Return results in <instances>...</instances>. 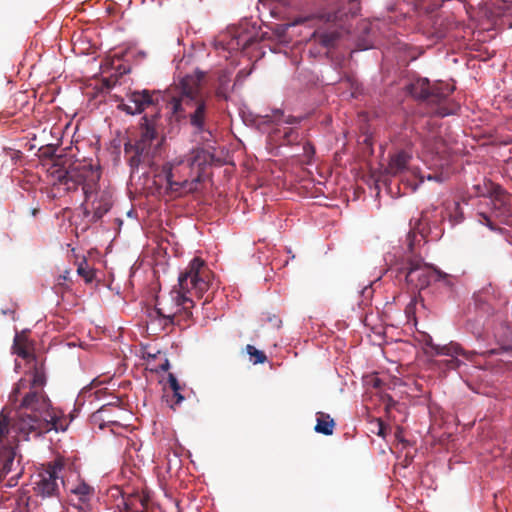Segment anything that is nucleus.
Returning <instances> with one entry per match:
<instances>
[{
    "label": "nucleus",
    "mask_w": 512,
    "mask_h": 512,
    "mask_svg": "<svg viewBox=\"0 0 512 512\" xmlns=\"http://www.w3.org/2000/svg\"><path fill=\"white\" fill-rule=\"evenodd\" d=\"M283 121H284V123H286V124H291V125H292V124H298V123H300L301 118H299V117H295V116H292V115H289V116H287Z\"/></svg>",
    "instance_id": "35"
},
{
    "label": "nucleus",
    "mask_w": 512,
    "mask_h": 512,
    "mask_svg": "<svg viewBox=\"0 0 512 512\" xmlns=\"http://www.w3.org/2000/svg\"><path fill=\"white\" fill-rule=\"evenodd\" d=\"M501 186L488 179H483L481 183L472 187L473 194L477 197H485L491 200L500 190Z\"/></svg>",
    "instance_id": "19"
},
{
    "label": "nucleus",
    "mask_w": 512,
    "mask_h": 512,
    "mask_svg": "<svg viewBox=\"0 0 512 512\" xmlns=\"http://www.w3.org/2000/svg\"><path fill=\"white\" fill-rule=\"evenodd\" d=\"M434 281L442 282L445 286L452 288L455 284V277L450 274H447L437 268H434Z\"/></svg>",
    "instance_id": "24"
},
{
    "label": "nucleus",
    "mask_w": 512,
    "mask_h": 512,
    "mask_svg": "<svg viewBox=\"0 0 512 512\" xmlns=\"http://www.w3.org/2000/svg\"><path fill=\"white\" fill-rule=\"evenodd\" d=\"M252 42V38L251 37H247L245 39H243L241 36H238L237 39H236V45H237V49H246Z\"/></svg>",
    "instance_id": "32"
},
{
    "label": "nucleus",
    "mask_w": 512,
    "mask_h": 512,
    "mask_svg": "<svg viewBox=\"0 0 512 512\" xmlns=\"http://www.w3.org/2000/svg\"><path fill=\"white\" fill-rule=\"evenodd\" d=\"M205 73L196 70L168 90V106L176 121L187 119L196 134L211 136L207 99L203 96Z\"/></svg>",
    "instance_id": "2"
},
{
    "label": "nucleus",
    "mask_w": 512,
    "mask_h": 512,
    "mask_svg": "<svg viewBox=\"0 0 512 512\" xmlns=\"http://www.w3.org/2000/svg\"><path fill=\"white\" fill-rule=\"evenodd\" d=\"M162 326H163V321H157V328H158L159 330H158L157 332H151V333H152V334H155V335H157V334H159V333H161V332H166V333H168V332H170V331L172 330V327H173V326H167V327H165V328H164V327H162Z\"/></svg>",
    "instance_id": "34"
},
{
    "label": "nucleus",
    "mask_w": 512,
    "mask_h": 512,
    "mask_svg": "<svg viewBox=\"0 0 512 512\" xmlns=\"http://www.w3.org/2000/svg\"><path fill=\"white\" fill-rule=\"evenodd\" d=\"M245 349L253 364H263L267 361L265 353L256 349L253 345L248 344Z\"/></svg>",
    "instance_id": "23"
},
{
    "label": "nucleus",
    "mask_w": 512,
    "mask_h": 512,
    "mask_svg": "<svg viewBox=\"0 0 512 512\" xmlns=\"http://www.w3.org/2000/svg\"><path fill=\"white\" fill-rule=\"evenodd\" d=\"M498 352L499 351L497 349H491V350H487V351L483 352L482 355L491 356V355L498 354Z\"/></svg>",
    "instance_id": "37"
},
{
    "label": "nucleus",
    "mask_w": 512,
    "mask_h": 512,
    "mask_svg": "<svg viewBox=\"0 0 512 512\" xmlns=\"http://www.w3.org/2000/svg\"><path fill=\"white\" fill-rule=\"evenodd\" d=\"M158 96L156 91H133L128 95V103H121L119 108L131 115L142 113L157 104Z\"/></svg>",
    "instance_id": "14"
},
{
    "label": "nucleus",
    "mask_w": 512,
    "mask_h": 512,
    "mask_svg": "<svg viewBox=\"0 0 512 512\" xmlns=\"http://www.w3.org/2000/svg\"><path fill=\"white\" fill-rule=\"evenodd\" d=\"M315 154V148L310 142H305L303 145V155L306 157V163L310 164L313 156Z\"/></svg>",
    "instance_id": "29"
},
{
    "label": "nucleus",
    "mask_w": 512,
    "mask_h": 512,
    "mask_svg": "<svg viewBox=\"0 0 512 512\" xmlns=\"http://www.w3.org/2000/svg\"><path fill=\"white\" fill-rule=\"evenodd\" d=\"M168 368H169V361L166 359V360H165V362H164V364H162V365H161V369H162L163 371H167V370H168Z\"/></svg>",
    "instance_id": "40"
},
{
    "label": "nucleus",
    "mask_w": 512,
    "mask_h": 512,
    "mask_svg": "<svg viewBox=\"0 0 512 512\" xmlns=\"http://www.w3.org/2000/svg\"><path fill=\"white\" fill-rule=\"evenodd\" d=\"M216 96H217L218 98H224V99H226V95H225V93H224L221 89H217V91H216Z\"/></svg>",
    "instance_id": "39"
},
{
    "label": "nucleus",
    "mask_w": 512,
    "mask_h": 512,
    "mask_svg": "<svg viewBox=\"0 0 512 512\" xmlns=\"http://www.w3.org/2000/svg\"><path fill=\"white\" fill-rule=\"evenodd\" d=\"M412 160V154L408 150L398 149L389 155V163L386 172L389 175L396 176L408 170L409 163Z\"/></svg>",
    "instance_id": "15"
},
{
    "label": "nucleus",
    "mask_w": 512,
    "mask_h": 512,
    "mask_svg": "<svg viewBox=\"0 0 512 512\" xmlns=\"http://www.w3.org/2000/svg\"><path fill=\"white\" fill-rule=\"evenodd\" d=\"M71 492L78 498V501L81 504H85L91 500L95 491L90 485L80 482L71 490Z\"/></svg>",
    "instance_id": "21"
},
{
    "label": "nucleus",
    "mask_w": 512,
    "mask_h": 512,
    "mask_svg": "<svg viewBox=\"0 0 512 512\" xmlns=\"http://www.w3.org/2000/svg\"><path fill=\"white\" fill-rule=\"evenodd\" d=\"M279 132H280V129H276V130L274 131V133H275V134H276V133H279Z\"/></svg>",
    "instance_id": "46"
},
{
    "label": "nucleus",
    "mask_w": 512,
    "mask_h": 512,
    "mask_svg": "<svg viewBox=\"0 0 512 512\" xmlns=\"http://www.w3.org/2000/svg\"><path fill=\"white\" fill-rule=\"evenodd\" d=\"M473 333H474V334H477L478 336H480V335H481V331H480V330H479V331H477V332L473 331Z\"/></svg>",
    "instance_id": "45"
},
{
    "label": "nucleus",
    "mask_w": 512,
    "mask_h": 512,
    "mask_svg": "<svg viewBox=\"0 0 512 512\" xmlns=\"http://www.w3.org/2000/svg\"><path fill=\"white\" fill-rule=\"evenodd\" d=\"M398 274H404L407 288L414 292L430 284L434 277V268L424 263L420 257L409 255L405 263L398 268Z\"/></svg>",
    "instance_id": "9"
},
{
    "label": "nucleus",
    "mask_w": 512,
    "mask_h": 512,
    "mask_svg": "<svg viewBox=\"0 0 512 512\" xmlns=\"http://www.w3.org/2000/svg\"><path fill=\"white\" fill-rule=\"evenodd\" d=\"M452 208L457 212L458 210H460V204L458 202H453Z\"/></svg>",
    "instance_id": "41"
},
{
    "label": "nucleus",
    "mask_w": 512,
    "mask_h": 512,
    "mask_svg": "<svg viewBox=\"0 0 512 512\" xmlns=\"http://www.w3.org/2000/svg\"><path fill=\"white\" fill-rule=\"evenodd\" d=\"M437 221L432 220L429 215V211H424L421 217L417 220L415 227L407 235L408 250L410 253L413 252L414 239L416 236L415 230L420 234L422 238L426 237L427 230L431 228V225H436Z\"/></svg>",
    "instance_id": "18"
},
{
    "label": "nucleus",
    "mask_w": 512,
    "mask_h": 512,
    "mask_svg": "<svg viewBox=\"0 0 512 512\" xmlns=\"http://www.w3.org/2000/svg\"><path fill=\"white\" fill-rule=\"evenodd\" d=\"M168 382H169V385H170V387L172 389V392L181 389V387H180V385L178 383V380L176 379V377L173 374H169Z\"/></svg>",
    "instance_id": "33"
},
{
    "label": "nucleus",
    "mask_w": 512,
    "mask_h": 512,
    "mask_svg": "<svg viewBox=\"0 0 512 512\" xmlns=\"http://www.w3.org/2000/svg\"><path fill=\"white\" fill-rule=\"evenodd\" d=\"M378 426H379L378 435L384 436V434H385L384 433L385 427H384V424H383V422L381 420L378 421Z\"/></svg>",
    "instance_id": "36"
},
{
    "label": "nucleus",
    "mask_w": 512,
    "mask_h": 512,
    "mask_svg": "<svg viewBox=\"0 0 512 512\" xmlns=\"http://www.w3.org/2000/svg\"><path fill=\"white\" fill-rule=\"evenodd\" d=\"M19 476V474L16 475V477H11L10 481H9V485L12 486V485H15L16 484V480H17V477Z\"/></svg>",
    "instance_id": "42"
},
{
    "label": "nucleus",
    "mask_w": 512,
    "mask_h": 512,
    "mask_svg": "<svg viewBox=\"0 0 512 512\" xmlns=\"http://www.w3.org/2000/svg\"><path fill=\"white\" fill-rule=\"evenodd\" d=\"M46 384V375L43 368V365H38L35 361L32 371V379L27 380L25 378H21L14 386L12 392L10 393L9 399L12 403H16L18 401V396L30 392L37 391L41 393L43 396H46L43 392V387Z\"/></svg>",
    "instance_id": "13"
},
{
    "label": "nucleus",
    "mask_w": 512,
    "mask_h": 512,
    "mask_svg": "<svg viewBox=\"0 0 512 512\" xmlns=\"http://www.w3.org/2000/svg\"><path fill=\"white\" fill-rule=\"evenodd\" d=\"M211 271L205 262L196 257L179 275L178 286L174 287L168 300H157L155 308L149 313L147 328L157 332V321H163L162 327L189 326L193 319L195 306L193 297L202 298L210 288Z\"/></svg>",
    "instance_id": "1"
},
{
    "label": "nucleus",
    "mask_w": 512,
    "mask_h": 512,
    "mask_svg": "<svg viewBox=\"0 0 512 512\" xmlns=\"http://www.w3.org/2000/svg\"><path fill=\"white\" fill-rule=\"evenodd\" d=\"M10 419L0 413V480L13 470L15 451L9 439Z\"/></svg>",
    "instance_id": "11"
},
{
    "label": "nucleus",
    "mask_w": 512,
    "mask_h": 512,
    "mask_svg": "<svg viewBox=\"0 0 512 512\" xmlns=\"http://www.w3.org/2000/svg\"><path fill=\"white\" fill-rule=\"evenodd\" d=\"M64 465L61 461L57 460L47 465V468L39 474V480L35 483V491L43 497L53 496L57 493L60 479Z\"/></svg>",
    "instance_id": "12"
},
{
    "label": "nucleus",
    "mask_w": 512,
    "mask_h": 512,
    "mask_svg": "<svg viewBox=\"0 0 512 512\" xmlns=\"http://www.w3.org/2000/svg\"><path fill=\"white\" fill-rule=\"evenodd\" d=\"M507 15L512 18V4L508 7ZM509 28H512V21L508 24Z\"/></svg>",
    "instance_id": "38"
},
{
    "label": "nucleus",
    "mask_w": 512,
    "mask_h": 512,
    "mask_svg": "<svg viewBox=\"0 0 512 512\" xmlns=\"http://www.w3.org/2000/svg\"><path fill=\"white\" fill-rule=\"evenodd\" d=\"M20 408L30 410L31 413L19 412L13 422L12 428L25 439L30 434L35 436L50 432L52 428L58 429L54 416L49 414V399L37 391L25 393Z\"/></svg>",
    "instance_id": "4"
},
{
    "label": "nucleus",
    "mask_w": 512,
    "mask_h": 512,
    "mask_svg": "<svg viewBox=\"0 0 512 512\" xmlns=\"http://www.w3.org/2000/svg\"><path fill=\"white\" fill-rule=\"evenodd\" d=\"M335 427L334 420L329 414L324 412L317 413V423L315 425V431L324 435H332Z\"/></svg>",
    "instance_id": "20"
},
{
    "label": "nucleus",
    "mask_w": 512,
    "mask_h": 512,
    "mask_svg": "<svg viewBox=\"0 0 512 512\" xmlns=\"http://www.w3.org/2000/svg\"><path fill=\"white\" fill-rule=\"evenodd\" d=\"M379 384H380V380L379 379H375L374 386L375 387H379Z\"/></svg>",
    "instance_id": "44"
},
{
    "label": "nucleus",
    "mask_w": 512,
    "mask_h": 512,
    "mask_svg": "<svg viewBox=\"0 0 512 512\" xmlns=\"http://www.w3.org/2000/svg\"><path fill=\"white\" fill-rule=\"evenodd\" d=\"M490 214L480 212L479 221L491 230H496L493 220L501 224L512 225V195L505 189L501 190L490 200Z\"/></svg>",
    "instance_id": "10"
},
{
    "label": "nucleus",
    "mask_w": 512,
    "mask_h": 512,
    "mask_svg": "<svg viewBox=\"0 0 512 512\" xmlns=\"http://www.w3.org/2000/svg\"><path fill=\"white\" fill-rule=\"evenodd\" d=\"M112 207V195L107 191H102L92 202V209H84V215L88 217L92 214L91 221H99Z\"/></svg>",
    "instance_id": "17"
},
{
    "label": "nucleus",
    "mask_w": 512,
    "mask_h": 512,
    "mask_svg": "<svg viewBox=\"0 0 512 512\" xmlns=\"http://www.w3.org/2000/svg\"><path fill=\"white\" fill-rule=\"evenodd\" d=\"M184 400V397L180 393V390L173 391L171 399L169 400L171 408L179 405Z\"/></svg>",
    "instance_id": "31"
},
{
    "label": "nucleus",
    "mask_w": 512,
    "mask_h": 512,
    "mask_svg": "<svg viewBox=\"0 0 512 512\" xmlns=\"http://www.w3.org/2000/svg\"><path fill=\"white\" fill-rule=\"evenodd\" d=\"M437 354L448 355L451 356V359L445 361V365L448 369H459L463 364L461 360L454 357L455 355H462L468 360H472L476 355L475 351H465L458 344H450V346H444L441 348H437Z\"/></svg>",
    "instance_id": "16"
},
{
    "label": "nucleus",
    "mask_w": 512,
    "mask_h": 512,
    "mask_svg": "<svg viewBox=\"0 0 512 512\" xmlns=\"http://www.w3.org/2000/svg\"><path fill=\"white\" fill-rule=\"evenodd\" d=\"M156 115L148 118L143 116L140 124V137L134 143L128 141L124 145V153L128 157V163L132 169H137L141 163L149 162L155 155L157 146L153 141L158 133L155 128Z\"/></svg>",
    "instance_id": "8"
},
{
    "label": "nucleus",
    "mask_w": 512,
    "mask_h": 512,
    "mask_svg": "<svg viewBox=\"0 0 512 512\" xmlns=\"http://www.w3.org/2000/svg\"><path fill=\"white\" fill-rule=\"evenodd\" d=\"M326 4L330 11L321 14L320 18L329 25L327 28H317L313 32L311 40L323 48H331L340 37L335 23L348 15L355 16L360 10V2L359 0H326Z\"/></svg>",
    "instance_id": "5"
},
{
    "label": "nucleus",
    "mask_w": 512,
    "mask_h": 512,
    "mask_svg": "<svg viewBox=\"0 0 512 512\" xmlns=\"http://www.w3.org/2000/svg\"><path fill=\"white\" fill-rule=\"evenodd\" d=\"M49 414H50V416H54L55 423L57 424L56 426H58V429L52 428V430H55L56 432H58V431H65L66 430V425L64 424V421L61 419V417H59L57 415L56 411L51 408V403L50 402H49Z\"/></svg>",
    "instance_id": "27"
},
{
    "label": "nucleus",
    "mask_w": 512,
    "mask_h": 512,
    "mask_svg": "<svg viewBox=\"0 0 512 512\" xmlns=\"http://www.w3.org/2000/svg\"><path fill=\"white\" fill-rule=\"evenodd\" d=\"M77 273L85 279L86 282H91L94 278V272L89 269L87 262L84 260L82 261L78 268Z\"/></svg>",
    "instance_id": "26"
},
{
    "label": "nucleus",
    "mask_w": 512,
    "mask_h": 512,
    "mask_svg": "<svg viewBox=\"0 0 512 512\" xmlns=\"http://www.w3.org/2000/svg\"><path fill=\"white\" fill-rule=\"evenodd\" d=\"M13 352L25 360H35L34 356L29 352L27 348L26 341L24 339H21L18 335H16L14 339Z\"/></svg>",
    "instance_id": "22"
},
{
    "label": "nucleus",
    "mask_w": 512,
    "mask_h": 512,
    "mask_svg": "<svg viewBox=\"0 0 512 512\" xmlns=\"http://www.w3.org/2000/svg\"><path fill=\"white\" fill-rule=\"evenodd\" d=\"M207 157L204 150L197 149L183 158H176L163 165L162 173L167 182V192L182 195L197 191L205 172Z\"/></svg>",
    "instance_id": "3"
},
{
    "label": "nucleus",
    "mask_w": 512,
    "mask_h": 512,
    "mask_svg": "<svg viewBox=\"0 0 512 512\" xmlns=\"http://www.w3.org/2000/svg\"><path fill=\"white\" fill-rule=\"evenodd\" d=\"M265 322H268L273 328L279 329L281 327L282 321L279 316L275 314H266L265 318L262 319Z\"/></svg>",
    "instance_id": "30"
},
{
    "label": "nucleus",
    "mask_w": 512,
    "mask_h": 512,
    "mask_svg": "<svg viewBox=\"0 0 512 512\" xmlns=\"http://www.w3.org/2000/svg\"><path fill=\"white\" fill-rule=\"evenodd\" d=\"M417 303H418V299L416 296H414L413 298H411L410 302L407 304V306L405 308V314L408 319L415 317Z\"/></svg>",
    "instance_id": "28"
},
{
    "label": "nucleus",
    "mask_w": 512,
    "mask_h": 512,
    "mask_svg": "<svg viewBox=\"0 0 512 512\" xmlns=\"http://www.w3.org/2000/svg\"><path fill=\"white\" fill-rule=\"evenodd\" d=\"M100 178V166L86 161H76L68 169L57 172L59 184L64 185L67 191H75L81 186L86 201L97 193Z\"/></svg>",
    "instance_id": "6"
},
{
    "label": "nucleus",
    "mask_w": 512,
    "mask_h": 512,
    "mask_svg": "<svg viewBox=\"0 0 512 512\" xmlns=\"http://www.w3.org/2000/svg\"><path fill=\"white\" fill-rule=\"evenodd\" d=\"M453 90L454 87L450 84L444 82L431 84L427 78L417 79L408 86V92L414 98L436 104L438 106L436 113L441 117L454 114L459 109L456 103L448 99Z\"/></svg>",
    "instance_id": "7"
},
{
    "label": "nucleus",
    "mask_w": 512,
    "mask_h": 512,
    "mask_svg": "<svg viewBox=\"0 0 512 512\" xmlns=\"http://www.w3.org/2000/svg\"><path fill=\"white\" fill-rule=\"evenodd\" d=\"M299 140V133L293 128H287L283 131L281 144L292 145Z\"/></svg>",
    "instance_id": "25"
},
{
    "label": "nucleus",
    "mask_w": 512,
    "mask_h": 512,
    "mask_svg": "<svg viewBox=\"0 0 512 512\" xmlns=\"http://www.w3.org/2000/svg\"><path fill=\"white\" fill-rule=\"evenodd\" d=\"M283 116H284V114H283L282 111H280V110H276L275 111V117H279L280 118V117H283Z\"/></svg>",
    "instance_id": "43"
}]
</instances>
